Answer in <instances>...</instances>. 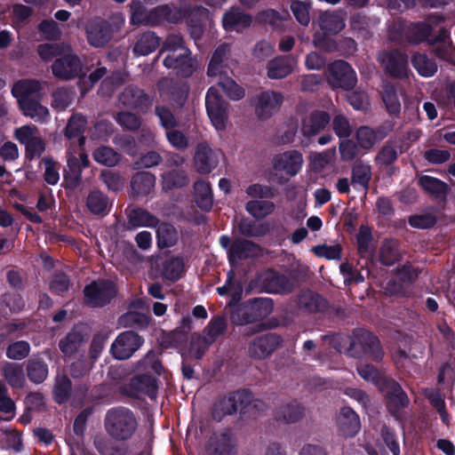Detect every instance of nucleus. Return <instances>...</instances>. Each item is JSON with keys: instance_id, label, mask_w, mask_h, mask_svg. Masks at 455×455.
I'll return each instance as SVG.
<instances>
[{"instance_id": "obj_1", "label": "nucleus", "mask_w": 455, "mask_h": 455, "mask_svg": "<svg viewBox=\"0 0 455 455\" xmlns=\"http://www.w3.org/2000/svg\"><path fill=\"white\" fill-rule=\"evenodd\" d=\"M107 432L116 440L124 441L131 438L137 429V420L128 409L109 411L105 419Z\"/></svg>"}, {"instance_id": "obj_2", "label": "nucleus", "mask_w": 455, "mask_h": 455, "mask_svg": "<svg viewBox=\"0 0 455 455\" xmlns=\"http://www.w3.org/2000/svg\"><path fill=\"white\" fill-rule=\"evenodd\" d=\"M206 110L212 125L219 132L226 130L228 120V103L222 100L218 90L211 87L205 97Z\"/></svg>"}, {"instance_id": "obj_3", "label": "nucleus", "mask_w": 455, "mask_h": 455, "mask_svg": "<svg viewBox=\"0 0 455 455\" xmlns=\"http://www.w3.org/2000/svg\"><path fill=\"white\" fill-rule=\"evenodd\" d=\"M350 350L353 355H368L375 361L383 357L379 340L368 331L361 330L355 333Z\"/></svg>"}, {"instance_id": "obj_4", "label": "nucleus", "mask_w": 455, "mask_h": 455, "mask_svg": "<svg viewBox=\"0 0 455 455\" xmlns=\"http://www.w3.org/2000/svg\"><path fill=\"white\" fill-rule=\"evenodd\" d=\"M144 339L137 333L126 331L121 332L114 340L110 353L117 360L130 358L143 344Z\"/></svg>"}, {"instance_id": "obj_5", "label": "nucleus", "mask_w": 455, "mask_h": 455, "mask_svg": "<svg viewBox=\"0 0 455 455\" xmlns=\"http://www.w3.org/2000/svg\"><path fill=\"white\" fill-rule=\"evenodd\" d=\"M163 64L165 68L172 69L177 75L183 77H188L199 68V63L196 58L191 55V52L182 50L180 52H172L165 55Z\"/></svg>"}, {"instance_id": "obj_6", "label": "nucleus", "mask_w": 455, "mask_h": 455, "mask_svg": "<svg viewBox=\"0 0 455 455\" xmlns=\"http://www.w3.org/2000/svg\"><path fill=\"white\" fill-rule=\"evenodd\" d=\"M85 303L91 307H102L116 294L115 285L108 281L94 282L84 288Z\"/></svg>"}, {"instance_id": "obj_7", "label": "nucleus", "mask_w": 455, "mask_h": 455, "mask_svg": "<svg viewBox=\"0 0 455 455\" xmlns=\"http://www.w3.org/2000/svg\"><path fill=\"white\" fill-rule=\"evenodd\" d=\"M328 73V80L333 87L348 90L356 83L355 71L343 60H337L331 64Z\"/></svg>"}, {"instance_id": "obj_8", "label": "nucleus", "mask_w": 455, "mask_h": 455, "mask_svg": "<svg viewBox=\"0 0 455 455\" xmlns=\"http://www.w3.org/2000/svg\"><path fill=\"white\" fill-rule=\"evenodd\" d=\"M303 156L297 150H290L276 155L273 159V166L276 172L289 177L295 176L302 168Z\"/></svg>"}, {"instance_id": "obj_9", "label": "nucleus", "mask_w": 455, "mask_h": 455, "mask_svg": "<svg viewBox=\"0 0 455 455\" xmlns=\"http://www.w3.org/2000/svg\"><path fill=\"white\" fill-rule=\"evenodd\" d=\"M52 73L60 79H70L80 74L82 63L80 60L68 50L64 56L57 59L52 66Z\"/></svg>"}, {"instance_id": "obj_10", "label": "nucleus", "mask_w": 455, "mask_h": 455, "mask_svg": "<svg viewBox=\"0 0 455 455\" xmlns=\"http://www.w3.org/2000/svg\"><path fill=\"white\" fill-rule=\"evenodd\" d=\"M206 455H235V440L229 433L212 435L205 448Z\"/></svg>"}, {"instance_id": "obj_11", "label": "nucleus", "mask_w": 455, "mask_h": 455, "mask_svg": "<svg viewBox=\"0 0 455 455\" xmlns=\"http://www.w3.org/2000/svg\"><path fill=\"white\" fill-rule=\"evenodd\" d=\"M283 96L279 92L267 91L259 94L255 101L256 115L261 119L270 117L283 103Z\"/></svg>"}, {"instance_id": "obj_12", "label": "nucleus", "mask_w": 455, "mask_h": 455, "mask_svg": "<svg viewBox=\"0 0 455 455\" xmlns=\"http://www.w3.org/2000/svg\"><path fill=\"white\" fill-rule=\"evenodd\" d=\"M379 60L392 76L403 77L409 72L407 57L400 52H382Z\"/></svg>"}, {"instance_id": "obj_13", "label": "nucleus", "mask_w": 455, "mask_h": 455, "mask_svg": "<svg viewBox=\"0 0 455 455\" xmlns=\"http://www.w3.org/2000/svg\"><path fill=\"white\" fill-rule=\"evenodd\" d=\"M280 343L281 339L275 334L260 336L249 345V355L255 359H264L270 355Z\"/></svg>"}, {"instance_id": "obj_14", "label": "nucleus", "mask_w": 455, "mask_h": 455, "mask_svg": "<svg viewBox=\"0 0 455 455\" xmlns=\"http://www.w3.org/2000/svg\"><path fill=\"white\" fill-rule=\"evenodd\" d=\"M41 84L36 80H20L18 81L12 89V95L17 99L20 108L27 105L28 102L37 100Z\"/></svg>"}, {"instance_id": "obj_15", "label": "nucleus", "mask_w": 455, "mask_h": 455, "mask_svg": "<svg viewBox=\"0 0 455 455\" xmlns=\"http://www.w3.org/2000/svg\"><path fill=\"white\" fill-rule=\"evenodd\" d=\"M218 153L207 144H199L194 157L196 171L201 174L210 173L218 164Z\"/></svg>"}, {"instance_id": "obj_16", "label": "nucleus", "mask_w": 455, "mask_h": 455, "mask_svg": "<svg viewBox=\"0 0 455 455\" xmlns=\"http://www.w3.org/2000/svg\"><path fill=\"white\" fill-rule=\"evenodd\" d=\"M297 67L294 56H278L267 65V76L271 79H281L289 76Z\"/></svg>"}, {"instance_id": "obj_17", "label": "nucleus", "mask_w": 455, "mask_h": 455, "mask_svg": "<svg viewBox=\"0 0 455 455\" xmlns=\"http://www.w3.org/2000/svg\"><path fill=\"white\" fill-rule=\"evenodd\" d=\"M226 331V322L221 317L213 318L208 326L205 328V336H193L192 337V349H196V346L199 343H204V350L212 344L217 339L224 334Z\"/></svg>"}, {"instance_id": "obj_18", "label": "nucleus", "mask_w": 455, "mask_h": 455, "mask_svg": "<svg viewBox=\"0 0 455 455\" xmlns=\"http://www.w3.org/2000/svg\"><path fill=\"white\" fill-rule=\"evenodd\" d=\"M86 33L89 44L95 47L104 46L111 37L108 23L100 20L90 21L87 25Z\"/></svg>"}, {"instance_id": "obj_19", "label": "nucleus", "mask_w": 455, "mask_h": 455, "mask_svg": "<svg viewBox=\"0 0 455 455\" xmlns=\"http://www.w3.org/2000/svg\"><path fill=\"white\" fill-rule=\"evenodd\" d=\"M259 252L260 249L255 243L247 240H239L228 249V259L233 266H235L239 260L256 257Z\"/></svg>"}, {"instance_id": "obj_20", "label": "nucleus", "mask_w": 455, "mask_h": 455, "mask_svg": "<svg viewBox=\"0 0 455 455\" xmlns=\"http://www.w3.org/2000/svg\"><path fill=\"white\" fill-rule=\"evenodd\" d=\"M251 18L237 7L227 11L222 18L223 27L227 31H239L251 25Z\"/></svg>"}, {"instance_id": "obj_21", "label": "nucleus", "mask_w": 455, "mask_h": 455, "mask_svg": "<svg viewBox=\"0 0 455 455\" xmlns=\"http://www.w3.org/2000/svg\"><path fill=\"white\" fill-rule=\"evenodd\" d=\"M440 20H442L440 18L435 20L434 18H430L425 22L417 23L411 26L408 35L410 41L414 44H418L422 41L432 43L434 37L431 36V31L434 28V25Z\"/></svg>"}, {"instance_id": "obj_22", "label": "nucleus", "mask_w": 455, "mask_h": 455, "mask_svg": "<svg viewBox=\"0 0 455 455\" xmlns=\"http://www.w3.org/2000/svg\"><path fill=\"white\" fill-rule=\"evenodd\" d=\"M330 116L324 111H315L307 117L302 125V132L307 137H311L320 132L329 123Z\"/></svg>"}, {"instance_id": "obj_23", "label": "nucleus", "mask_w": 455, "mask_h": 455, "mask_svg": "<svg viewBox=\"0 0 455 455\" xmlns=\"http://www.w3.org/2000/svg\"><path fill=\"white\" fill-rule=\"evenodd\" d=\"M339 426L344 435L353 436L360 429V420L353 410L343 408L339 417Z\"/></svg>"}, {"instance_id": "obj_24", "label": "nucleus", "mask_w": 455, "mask_h": 455, "mask_svg": "<svg viewBox=\"0 0 455 455\" xmlns=\"http://www.w3.org/2000/svg\"><path fill=\"white\" fill-rule=\"evenodd\" d=\"M160 45V38L151 31L140 35L133 46L136 55L146 56L155 52Z\"/></svg>"}, {"instance_id": "obj_25", "label": "nucleus", "mask_w": 455, "mask_h": 455, "mask_svg": "<svg viewBox=\"0 0 455 455\" xmlns=\"http://www.w3.org/2000/svg\"><path fill=\"white\" fill-rule=\"evenodd\" d=\"M156 177L150 172H138L132 177L131 186L132 190L136 196H147L154 188Z\"/></svg>"}, {"instance_id": "obj_26", "label": "nucleus", "mask_w": 455, "mask_h": 455, "mask_svg": "<svg viewBox=\"0 0 455 455\" xmlns=\"http://www.w3.org/2000/svg\"><path fill=\"white\" fill-rule=\"evenodd\" d=\"M447 37V31L441 29L438 36L435 37L432 43L429 44L433 45V52L438 58L451 61L453 60V48Z\"/></svg>"}, {"instance_id": "obj_27", "label": "nucleus", "mask_w": 455, "mask_h": 455, "mask_svg": "<svg viewBox=\"0 0 455 455\" xmlns=\"http://www.w3.org/2000/svg\"><path fill=\"white\" fill-rule=\"evenodd\" d=\"M319 24L323 31L338 34L345 28V19L339 12H324L320 16Z\"/></svg>"}, {"instance_id": "obj_28", "label": "nucleus", "mask_w": 455, "mask_h": 455, "mask_svg": "<svg viewBox=\"0 0 455 455\" xmlns=\"http://www.w3.org/2000/svg\"><path fill=\"white\" fill-rule=\"evenodd\" d=\"M228 52V46L225 45V44L219 46L215 50L212 59L210 60L208 70H207V75L209 76H212V77L219 76L220 80L221 78H223L224 76H227L226 75H224V73H225L224 59H225Z\"/></svg>"}, {"instance_id": "obj_29", "label": "nucleus", "mask_w": 455, "mask_h": 455, "mask_svg": "<svg viewBox=\"0 0 455 455\" xmlns=\"http://www.w3.org/2000/svg\"><path fill=\"white\" fill-rule=\"evenodd\" d=\"M86 127L85 118L78 114L73 115L66 126L65 135L68 139L77 138L79 147L84 144V132Z\"/></svg>"}, {"instance_id": "obj_30", "label": "nucleus", "mask_w": 455, "mask_h": 455, "mask_svg": "<svg viewBox=\"0 0 455 455\" xmlns=\"http://www.w3.org/2000/svg\"><path fill=\"white\" fill-rule=\"evenodd\" d=\"M419 184L427 193L435 198L444 197L448 189L445 182L428 175L419 177Z\"/></svg>"}, {"instance_id": "obj_31", "label": "nucleus", "mask_w": 455, "mask_h": 455, "mask_svg": "<svg viewBox=\"0 0 455 455\" xmlns=\"http://www.w3.org/2000/svg\"><path fill=\"white\" fill-rule=\"evenodd\" d=\"M298 305L308 312L322 310L326 307V301L319 295L310 291L301 292Z\"/></svg>"}, {"instance_id": "obj_32", "label": "nucleus", "mask_w": 455, "mask_h": 455, "mask_svg": "<svg viewBox=\"0 0 455 455\" xmlns=\"http://www.w3.org/2000/svg\"><path fill=\"white\" fill-rule=\"evenodd\" d=\"M401 258L399 244L395 240H386L379 249V259L382 264L391 266Z\"/></svg>"}, {"instance_id": "obj_33", "label": "nucleus", "mask_w": 455, "mask_h": 455, "mask_svg": "<svg viewBox=\"0 0 455 455\" xmlns=\"http://www.w3.org/2000/svg\"><path fill=\"white\" fill-rule=\"evenodd\" d=\"M131 386L139 393L145 394L150 398H155L157 394L158 385L155 379L148 375L138 376L132 379Z\"/></svg>"}, {"instance_id": "obj_34", "label": "nucleus", "mask_w": 455, "mask_h": 455, "mask_svg": "<svg viewBox=\"0 0 455 455\" xmlns=\"http://www.w3.org/2000/svg\"><path fill=\"white\" fill-rule=\"evenodd\" d=\"M195 196L198 207L209 210L212 205V192L210 184L204 180L195 183Z\"/></svg>"}, {"instance_id": "obj_35", "label": "nucleus", "mask_w": 455, "mask_h": 455, "mask_svg": "<svg viewBox=\"0 0 455 455\" xmlns=\"http://www.w3.org/2000/svg\"><path fill=\"white\" fill-rule=\"evenodd\" d=\"M246 211L256 219H264L275 211L273 202L266 200H251L246 204Z\"/></svg>"}, {"instance_id": "obj_36", "label": "nucleus", "mask_w": 455, "mask_h": 455, "mask_svg": "<svg viewBox=\"0 0 455 455\" xmlns=\"http://www.w3.org/2000/svg\"><path fill=\"white\" fill-rule=\"evenodd\" d=\"M209 19V11L204 7H198L191 13V22L189 24V32L194 40H198L203 36V20Z\"/></svg>"}, {"instance_id": "obj_37", "label": "nucleus", "mask_w": 455, "mask_h": 455, "mask_svg": "<svg viewBox=\"0 0 455 455\" xmlns=\"http://www.w3.org/2000/svg\"><path fill=\"white\" fill-rule=\"evenodd\" d=\"M157 244L160 248L173 246L178 241L176 229L169 224L162 223L156 230Z\"/></svg>"}, {"instance_id": "obj_38", "label": "nucleus", "mask_w": 455, "mask_h": 455, "mask_svg": "<svg viewBox=\"0 0 455 455\" xmlns=\"http://www.w3.org/2000/svg\"><path fill=\"white\" fill-rule=\"evenodd\" d=\"M188 179L185 171L174 169L164 172L162 175V183L164 189H172L173 188L183 187L188 184Z\"/></svg>"}, {"instance_id": "obj_39", "label": "nucleus", "mask_w": 455, "mask_h": 455, "mask_svg": "<svg viewBox=\"0 0 455 455\" xmlns=\"http://www.w3.org/2000/svg\"><path fill=\"white\" fill-rule=\"evenodd\" d=\"M6 381L13 387H22L25 378L21 365L12 363H7L2 370Z\"/></svg>"}, {"instance_id": "obj_40", "label": "nucleus", "mask_w": 455, "mask_h": 455, "mask_svg": "<svg viewBox=\"0 0 455 455\" xmlns=\"http://www.w3.org/2000/svg\"><path fill=\"white\" fill-rule=\"evenodd\" d=\"M110 205L108 197L100 191H93L88 196L87 206L94 214H107Z\"/></svg>"}, {"instance_id": "obj_41", "label": "nucleus", "mask_w": 455, "mask_h": 455, "mask_svg": "<svg viewBox=\"0 0 455 455\" xmlns=\"http://www.w3.org/2000/svg\"><path fill=\"white\" fill-rule=\"evenodd\" d=\"M411 62L414 68L422 76H432L437 71L436 63L434 60L428 59L425 54H415L412 57Z\"/></svg>"}, {"instance_id": "obj_42", "label": "nucleus", "mask_w": 455, "mask_h": 455, "mask_svg": "<svg viewBox=\"0 0 455 455\" xmlns=\"http://www.w3.org/2000/svg\"><path fill=\"white\" fill-rule=\"evenodd\" d=\"M93 159L100 164L115 166L120 161V156L109 147H100L92 153Z\"/></svg>"}, {"instance_id": "obj_43", "label": "nucleus", "mask_w": 455, "mask_h": 455, "mask_svg": "<svg viewBox=\"0 0 455 455\" xmlns=\"http://www.w3.org/2000/svg\"><path fill=\"white\" fill-rule=\"evenodd\" d=\"M304 415V409L297 403L281 407L277 411L279 419L286 423H294L299 420Z\"/></svg>"}, {"instance_id": "obj_44", "label": "nucleus", "mask_w": 455, "mask_h": 455, "mask_svg": "<svg viewBox=\"0 0 455 455\" xmlns=\"http://www.w3.org/2000/svg\"><path fill=\"white\" fill-rule=\"evenodd\" d=\"M382 99L387 111L391 114H397L401 108V103L395 87L386 84L383 87Z\"/></svg>"}, {"instance_id": "obj_45", "label": "nucleus", "mask_w": 455, "mask_h": 455, "mask_svg": "<svg viewBox=\"0 0 455 455\" xmlns=\"http://www.w3.org/2000/svg\"><path fill=\"white\" fill-rule=\"evenodd\" d=\"M23 114L36 121H45L49 116L47 108L42 106L37 100H31L20 108Z\"/></svg>"}, {"instance_id": "obj_46", "label": "nucleus", "mask_w": 455, "mask_h": 455, "mask_svg": "<svg viewBox=\"0 0 455 455\" xmlns=\"http://www.w3.org/2000/svg\"><path fill=\"white\" fill-rule=\"evenodd\" d=\"M28 376L35 383H42L48 375V366L43 361L32 360L28 363Z\"/></svg>"}, {"instance_id": "obj_47", "label": "nucleus", "mask_w": 455, "mask_h": 455, "mask_svg": "<svg viewBox=\"0 0 455 455\" xmlns=\"http://www.w3.org/2000/svg\"><path fill=\"white\" fill-rule=\"evenodd\" d=\"M82 342V335L79 332L73 331L69 332L65 338L60 339L59 347L64 355H70L77 351Z\"/></svg>"}, {"instance_id": "obj_48", "label": "nucleus", "mask_w": 455, "mask_h": 455, "mask_svg": "<svg viewBox=\"0 0 455 455\" xmlns=\"http://www.w3.org/2000/svg\"><path fill=\"white\" fill-rule=\"evenodd\" d=\"M15 415V405L8 396L6 388L0 382V419L10 420Z\"/></svg>"}, {"instance_id": "obj_49", "label": "nucleus", "mask_w": 455, "mask_h": 455, "mask_svg": "<svg viewBox=\"0 0 455 455\" xmlns=\"http://www.w3.org/2000/svg\"><path fill=\"white\" fill-rule=\"evenodd\" d=\"M219 84L226 95L232 100H239L244 97V90L228 76L221 78L219 81Z\"/></svg>"}, {"instance_id": "obj_50", "label": "nucleus", "mask_w": 455, "mask_h": 455, "mask_svg": "<svg viewBox=\"0 0 455 455\" xmlns=\"http://www.w3.org/2000/svg\"><path fill=\"white\" fill-rule=\"evenodd\" d=\"M371 167L365 164H357L354 166L352 172V183L358 184L362 188H366L371 180Z\"/></svg>"}, {"instance_id": "obj_51", "label": "nucleus", "mask_w": 455, "mask_h": 455, "mask_svg": "<svg viewBox=\"0 0 455 455\" xmlns=\"http://www.w3.org/2000/svg\"><path fill=\"white\" fill-rule=\"evenodd\" d=\"M424 393L430 401L431 404L439 412L442 420L447 424L449 422V415L445 410V403L441 394L438 391L433 389H427Z\"/></svg>"}, {"instance_id": "obj_52", "label": "nucleus", "mask_w": 455, "mask_h": 455, "mask_svg": "<svg viewBox=\"0 0 455 455\" xmlns=\"http://www.w3.org/2000/svg\"><path fill=\"white\" fill-rule=\"evenodd\" d=\"M131 24L135 26H146V20H148V11L141 4L140 1H132L130 4Z\"/></svg>"}, {"instance_id": "obj_53", "label": "nucleus", "mask_w": 455, "mask_h": 455, "mask_svg": "<svg viewBox=\"0 0 455 455\" xmlns=\"http://www.w3.org/2000/svg\"><path fill=\"white\" fill-rule=\"evenodd\" d=\"M184 264L181 259L175 258L165 262L164 266V276L169 280H178L183 272Z\"/></svg>"}, {"instance_id": "obj_54", "label": "nucleus", "mask_w": 455, "mask_h": 455, "mask_svg": "<svg viewBox=\"0 0 455 455\" xmlns=\"http://www.w3.org/2000/svg\"><path fill=\"white\" fill-rule=\"evenodd\" d=\"M68 46H62L57 44H44L38 46V54L42 60L49 61L53 57L64 54L68 52Z\"/></svg>"}, {"instance_id": "obj_55", "label": "nucleus", "mask_w": 455, "mask_h": 455, "mask_svg": "<svg viewBox=\"0 0 455 455\" xmlns=\"http://www.w3.org/2000/svg\"><path fill=\"white\" fill-rule=\"evenodd\" d=\"M182 50H188L184 46L183 38L180 35H170L166 37L163 44V48L159 54L166 52V55H170L172 52H180Z\"/></svg>"}, {"instance_id": "obj_56", "label": "nucleus", "mask_w": 455, "mask_h": 455, "mask_svg": "<svg viewBox=\"0 0 455 455\" xmlns=\"http://www.w3.org/2000/svg\"><path fill=\"white\" fill-rule=\"evenodd\" d=\"M312 251L320 258H325L327 259H338L341 255V247L339 244H322L314 246Z\"/></svg>"}, {"instance_id": "obj_57", "label": "nucleus", "mask_w": 455, "mask_h": 455, "mask_svg": "<svg viewBox=\"0 0 455 455\" xmlns=\"http://www.w3.org/2000/svg\"><path fill=\"white\" fill-rule=\"evenodd\" d=\"M170 9L168 6H157L148 11V20L146 26L155 27L169 20Z\"/></svg>"}, {"instance_id": "obj_58", "label": "nucleus", "mask_w": 455, "mask_h": 455, "mask_svg": "<svg viewBox=\"0 0 455 455\" xmlns=\"http://www.w3.org/2000/svg\"><path fill=\"white\" fill-rule=\"evenodd\" d=\"M358 251L361 254L369 253L372 248V235L369 228L362 226L357 234Z\"/></svg>"}, {"instance_id": "obj_59", "label": "nucleus", "mask_w": 455, "mask_h": 455, "mask_svg": "<svg viewBox=\"0 0 455 455\" xmlns=\"http://www.w3.org/2000/svg\"><path fill=\"white\" fill-rule=\"evenodd\" d=\"M74 95L75 93L69 90L59 89L52 95V106L58 110H63L70 104Z\"/></svg>"}, {"instance_id": "obj_60", "label": "nucleus", "mask_w": 455, "mask_h": 455, "mask_svg": "<svg viewBox=\"0 0 455 455\" xmlns=\"http://www.w3.org/2000/svg\"><path fill=\"white\" fill-rule=\"evenodd\" d=\"M29 350L30 347L28 342L17 341L8 347L6 355L10 359L21 360L28 355Z\"/></svg>"}, {"instance_id": "obj_61", "label": "nucleus", "mask_w": 455, "mask_h": 455, "mask_svg": "<svg viewBox=\"0 0 455 455\" xmlns=\"http://www.w3.org/2000/svg\"><path fill=\"white\" fill-rule=\"evenodd\" d=\"M147 323L148 317L144 313L135 312L132 309L119 318V323L124 327L133 326L136 324L143 325Z\"/></svg>"}, {"instance_id": "obj_62", "label": "nucleus", "mask_w": 455, "mask_h": 455, "mask_svg": "<svg viewBox=\"0 0 455 455\" xmlns=\"http://www.w3.org/2000/svg\"><path fill=\"white\" fill-rule=\"evenodd\" d=\"M38 134L39 132L34 125H24L17 128L14 132V137L16 140L25 146L29 144V142L34 140V137Z\"/></svg>"}, {"instance_id": "obj_63", "label": "nucleus", "mask_w": 455, "mask_h": 455, "mask_svg": "<svg viewBox=\"0 0 455 455\" xmlns=\"http://www.w3.org/2000/svg\"><path fill=\"white\" fill-rule=\"evenodd\" d=\"M100 176L108 189L119 191L124 188V180L118 173L112 171H104Z\"/></svg>"}, {"instance_id": "obj_64", "label": "nucleus", "mask_w": 455, "mask_h": 455, "mask_svg": "<svg viewBox=\"0 0 455 455\" xmlns=\"http://www.w3.org/2000/svg\"><path fill=\"white\" fill-rule=\"evenodd\" d=\"M356 139L361 148L369 149L376 143L375 132L369 127H361L356 133Z\"/></svg>"}]
</instances>
